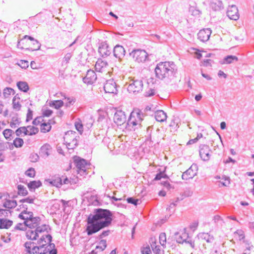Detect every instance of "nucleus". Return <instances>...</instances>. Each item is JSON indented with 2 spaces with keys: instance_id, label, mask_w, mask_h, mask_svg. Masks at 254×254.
Segmentation results:
<instances>
[{
  "instance_id": "nucleus-43",
  "label": "nucleus",
  "mask_w": 254,
  "mask_h": 254,
  "mask_svg": "<svg viewBox=\"0 0 254 254\" xmlns=\"http://www.w3.org/2000/svg\"><path fill=\"white\" fill-rule=\"evenodd\" d=\"M17 64L20 66L22 68L26 69L28 67V62L25 60H20Z\"/></svg>"
},
{
  "instance_id": "nucleus-22",
  "label": "nucleus",
  "mask_w": 254,
  "mask_h": 254,
  "mask_svg": "<svg viewBox=\"0 0 254 254\" xmlns=\"http://www.w3.org/2000/svg\"><path fill=\"white\" fill-rule=\"evenodd\" d=\"M166 114L162 110L157 111L155 113L156 120L159 122H163L167 119Z\"/></svg>"
},
{
  "instance_id": "nucleus-47",
  "label": "nucleus",
  "mask_w": 254,
  "mask_h": 254,
  "mask_svg": "<svg viewBox=\"0 0 254 254\" xmlns=\"http://www.w3.org/2000/svg\"><path fill=\"white\" fill-rule=\"evenodd\" d=\"M202 137V134L200 133L199 134H198L197 137H195V138L192 139H190L187 142V144H191L194 143L198 141V140L199 139L201 138Z\"/></svg>"
},
{
  "instance_id": "nucleus-8",
  "label": "nucleus",
  "mask_w": 254,
  "mask_h": 254,
  "mask_svg": "<svg viewBox=\"0 0 254 254\" xmlns=\"http://www.w3.org/2000/svg\"><path fill=\"white\" fill-rule=\"evenodd\" d=\"M72 159L74 163L77 168L78 173L79 174L81 171L86 173V166L87 165V163L86 160L77 156H73Z\"/></svg>"
},
{
  "instance_id": "nucleus-62",
  "label": "nucleus",
  "mask_w": 254,
  "mask_h": 254,
  "mask_svg": "<svg viewBox=\"0 0 254 254\" xmlns=\"http://www.w3.org/2000/svg\"><path fill=\"white\" fill-rule=\"evenodd\" d=\"M25 174L30 177H32V167L29 168L25 172Z\"/></svg>"
},
{
  "instance_id": "nucleus-15",
  "label": "nucleus",
  "mask_w": 254,
  "mask_h": 254,
  "mask_svg": "<svg viewBox=\"0 0 254 254\" xmlns=\"http://www.w3.org/2000/svg\"><path fill=\"white\" fill-rule=\"evenodd\" d=\"M7 196H9L8 193H0V199H2L3 197H4L5 201L3 204V206L6 208L12 209L15 208L17 206V202L16 200H10L7 199Z\"/></svg>"
},
{
  "instance_id": "nucleus-6",
  "label": "nucleus",
  "mask_w": 254,
  "mask_h": 254,
  "mask_svg": "<svg viewBox=\"0 0 254 254\" xmlns=\"http://www.w3.org/2000/svg\"><path fill=\"white\" fill-rule=\"evenodd\" d=\"M76 137V133L74 132L68 131L65 133L64 136V141L68 149H73L76 146L77 143Z\"/></svg>"
},
{
  "instance_id": "nucleus-60",
  "label": "nucleus",
  "mask_w": 254,
  "mask_h": 254,
  "mask_svg": "<svg viewBox=\"0 0 254 254\" xmlns=\"http://www.w3.org/2000/svg\"><path fill=\"white\" fill-rule=\"evenodd\" d=\"M53 112L51 110H46L43 112V115L46 117H49L52 114Z\"/></svg>"
},
{
  "instance_id": "nucleus-13",
  "label": "nucleus",
  "mask_w": 254,
  "mask_h": 254,
  "mask_svg": "<svg viewBox=\"0 0 254 254\" xmlns=\"http://www.w3.org/2000/svg\"><path fill=\"white\" fill-rule=\"evenodd\" d=\"M197 169L195 165H191L186 171L184 172L182 175L183 180H188L193 178L196 175Z\"/></svg>"
},
{
  "instance_id": "nucleus-64",
  "label": "nucleus",
  "mask_w": 254,
  "mask_h": 254,
  "mask_svg": "<svg viewBox=\"0 0 254 254\" xmlns=\"http://www.w3.org/2000/svg\"><path fill=\"white\" fill-rule=\"evenodd\" d=\"M71 180L69 178V179L67 177H65L64 180V184H71Z\"/></svg>"
},
{
  "instance_id": "nucleus-29",
  "label": "nucleus",
  "mask_w": 254,
  "mask_h": 254,
  "mask_svg": "<svg viewBox=\"0 0 254 254\" xmlns=\"http://www.w3.org/2000/svg\"><path fill=\"white\" fill-rule=\"evenodd\" d=\"M22 133L25 135H32V132H30L27 130L25 127H20L17 128L15 131V134L17 136H20Z\"/></svg>"
},
{
  "instance_id": "nucleus-5",
  "label": "nucleus",
  "mask_w": 254,
  "mask_h": 254,
  "mask_svg": "<svg viewBox=\"0 0 254 254\" xmlns=\"http://www.w3.org/2000/svg\"><path fill=\"white\" fill-rule=\"evenodd\" d=\"M129 55L133 59L134 61L140 64L145 62L148 58V55L144 50H135L132 51Z\"/></svg>"
},
{
  "instance_id": "nucleus-39",
  "label": "nucleus",
  "mask_w": 254,
  "mask_h": 254,
  "mask_svg": "<svg viewBox=\"0 0 254 254\" xmlns=\"http://www.w3.org/2000/svg\"><path fill=\"white\" fill-rule=\"evenodd\" d=\"M51 146L49 144H46L41 147V151L43 154L48 155L49 154V151L51 150Z\"/></svg>"
},
{
  "instance_id": "nucleus-63",
  "label": "nucleus",
  "mask_w": 254,
  "mask_h": 254,
  "mask_svg": "<svg viewBox=\"0 0 254 254\" xmlns=\"http://www.w3.org/2000/svg\"><path fill=\"white\" fill-rule=\"evenodd\" d=\"M21 202H27L29 203H32V198H27L26 199H23L20 200Z\"/></svg>"
},
{
  "instance_id": "nucleus-58",
  "label": "nucleus",
  "mask_w": 254,
  "mask_h": 254,
  "mask_svg": "<svg viewBox=\"0 0 254 254\" xmlns=\"http://www.w3.org/2000/svg\"><path fill=\"white\" fill-rule=\"evenodd\" d=\"M109 233H110L109 230L104 231L102 232V233L99 235V238H103L106 236H107L109 235Z\"/></svg>"
},
{
  "instance_id": "nucleus-14",
  "label": "nucleus",
  "mask_w": 254,
  "mask_h": 254,
  "mask_svg": "<svg viewBox=\"0 0 254 254\" xmlns=\"http://www.w3.org/2000/svg\"><path fill=\"white\" fill-rule=\"evenodd\" d=\"M104 89L106 93H116L117 91L116 83L112 79L108 80L104 86Z\"/></svg>"
},
{
  "instance_id": "nucleus-54",
  "label": "nucleus",
  "mask_w": 254,
  "mask_h": 254,
  "mask_svg": "<svg viewBox=\"0 0 254 254\" xmlns=\"http://www.w3.org/2000/svg\"><path fill=\"white\" fill-rule=\"evenodd\" d=\"M211 60H204L201 62V65H203L204 66H211Z\"/></svg>"
},
{
  "instance_id": "nucleus-16",
  "label": "nucleus",
  "mask_w": 254,
  "mask_h": 254,
  "mask_svg": "<svg viewBox=\"0 0 254 254\" xmlns=\"http://www.w3.org/2000/svg\"><path fill=\"white\" fill-rule=\"evenodd\" d=\"M211 34V31L209 29H203L199 31L197 34L198 39L202 42L207 41Z\"/></svg>"
},
{
  "instance_id": "nucleus-21",
  "label": "nucleus",
  "mask_w": 254,
  "mask_h": 254,
  "mask_svg": "<svg viewBox=\"0 0 254 254\" xmlns=\"http://www.w3.org/2000/svg\"><path fill=\"white\" fill-rule=\"evenodd\" d=\"M125 50L124 47L122 46L117 45L115 47L114 49V56L118 58H121L125 55Z\"/></svg>"
},
{
  "instance_id": "nucleus-30",
  "label": "nucleus",
  "mask_w": 254,
  "mask_h": 254,
  "mask_svg": "<svg viewBox=\"0 0 254 254\" xmlns=\"http://www.w3.org/2000/svg\"><path fill=\"white\" fill-rule=\"evenodd\" d=\"M18 89L24 92H26L29 89V86L26 82L19 81L17 83Z\"/></svg>"
},
{
  "instance_id": "nucleus-11",
  "label": "nucleus",
  "mask_w": 254,
  "mask_h": 254,
  "mask_svg": "<svg viewBox=\"0 0 254 254\" xmlns=\"http://www.w3.org/2000/svg\"><path fill=\"white\" fill-rule=\"evenodd\" d=\"M143 83L140 80H134L129 84L127 87V91L130 93H138L142 91Z\"/></svg>"
},
{
  "instance_id": "nucleus-1",
  "label": "nucleus",
  "mask_w": 254,
  "mask_h": 254,
  "mask_svg": "<svg viewBox=\"0 0 254 254\" xmlns=\"http://www.w3.org/2000/svg\"><path fill=\"white\" fill-rule=\"evenodd\" d=\"M112 221V214L108 209H96L93 214L87 219L86 232L88 235L96 233L101 230L109 227Z\"/></svg>"
},
{
  "instance_id": "nucleus-50",
  "label": "nucleus",
  "mask_w": 254,
  "mask_h": 254,
  "mask_svg": "<svg viewBox=\"0 0 254 254\" xmlns=\"http://www.w3.org/2000/svg\"><path fill=\"white\" fill-rule=\"evenodd\" d=\"M70 178L71 181V184H76L78 182V178L75 174H72L71 176H70Z\"/></svg>"
},
{
  "instance_id": "nucleus-32",
  "label": "nucleus",
  "mask_w": 254,
  "mask_h": 254,
  "mask_svg": "<svg viewBox=\"0 0 254 254\" xmlns=\"http://www.w3.org/2000/svg\"><path fill=\"white\" fill-rule=\"evenodd\" d=\"M14 90L10 87H6L3 91V95L5 98H8L11 94H14Z\"/></svg>"
},
{
  "instance_id": "nucleus-57",
  "label": "nucleus",
  "mask_w": 254,
  "mask_h": 254,
  "mask_svg": "<svg viewBox=\"0 0 254 254\" xmlns=\"http://www.w3.org/2000/svg\"><path fill=\"white\" fill-rule=\"evenodd\" d=\"M32 120V110L29 108L28 110V113L27 114L26 122Z\"/></svg>"
},
{
  "instance_id": "nucleus-27",
  "label": "nucleus",
  "mask_w": 254,
  "mask_h": 254,
  "mask_svg": "<svg viewBox=\"0 0 254 254\" xmlns=\"http://www.w3.org/2000/svg\"><path fill=\"white\" fill-rule=\"evenodd\" d=\"M30 212H28L27 213V211L24 210L19 215L18 217L21 219L25 220V221H27V220H29L32 221V213L30 214Z\"/></svg>"
},
{
  "instance_id": "nucleus-46",
  "label": "nucleus",
  "mask_w": 254,
  "mask_h": 254,
  "mask_svg": "<svg viewBox=\"0 0 254 254\" xmlns=\"http://www.w3.org/2000/svg\"><path fill=\"white\" fill-rule=\"evenodd\" d=\"M40 48V43L36 40L33 39V51L38 50Z\"/></svg>"
},
{
  "instance_id": "nucleus-55",
  "label": "nucleus",
  "mask_w": 254,
  "mask_h": 254,
  "mask_svg": "<svg viewBox=\"0 0 254 254\" xmlns=\"http://www.w3.org/2000/svg\"><path fill=\"white\" fill-rule=\"evenodd\" d=\"M71 58V55L69 54H66L63 59V63L66 64Z\"/></svg>"
},
{
  "instance_id": "nucleus-35",
  "label": "nucleus",
  "mask_w": 254,
  "mask_h": 254,
  "mask_svg": "<svg viewBox=\"0 0 254 254\" xmlns=\"http://www.w3.org/2000/svg\"><path fill=\"white\" fill-rule=\"evenodd\" d=\"M106 240H102L99 243L98 245L96 246V250L99 251H103L106 248Z\"/></svg>"
},
{
  "instance_id": "nucleus-4",
  "label": "nucleus",
  "mask_w": 254,
  "mask_h": 254,
  "mask_svg": "<svg viewBox=\"0 0 254 254\" xmlns=\"http://www.w3.org/2000/svg\"><path fill=\"white\" fill-rule=\"evenodd\" d=\"M156 89L155 80L152 78L147 79L143 84L142 91L145 96L150 97L154 95Z\"/></svg>"
},
{
  "instance_id": "nucleus-7",
  "label": "nucleus",
  "mask_w": 254,
  "mask_h": 254,
  "mask_svg": "<svg viewBox=\"0 0 254 254\" xmlns=\"http://www.w3.org/2000/svg\"><path fill=\"white\" fill-rule=\"evenodd\" d=\"M95 68L97 72L107 73L109 72L110 66L106 61L99 59L96 63Z\"/></svg>"
},
{
  "instance_id": "nucleus-44",
  "label": "nucleus",
  "mask_w": 254,
  "mask_h": 254,
  "mask_svg": "<svg viewBox=\"0 0 254 254\" xmlns=\"http://www.w3.org/2000/svg\"><path fill=\"white\" fill-rule=\"evenodd\" d=\"M75 127L76 129L80 133H81L83 130V125H82L81 121H78V122H75Z\"/></svg>"
},
{
  "instance_id": "nucleus-20",
  "label": "nucleus",
  "mask_w": 254,
  "mask_h": 254,
  "mask_svg": "<svg viewBox=\"0 0 254 254\" xmlns=\"http://www.w3.org/2000/svg\"><path fill=\"white\" fill-rule=\"evenodd\" d=\"M46 181L52 186L57 188H60L63 185L62 180L58 175H55L52 179H47Z\"/></svg>"
},
{
  "instance_id": "nucleus-17",
  "label": "nucleus",
  "mask_w": 254,
  "mask_h": 254,
  "mask_svg": "<svg viewBox=\"0 0 254 254\" xmlns=\"http://www.w3.org/2000/svg\"><path fill=\"white\" fill-rule=\"evenodd\" d=\"M97 79V76L95 72L92 70L87 71L86 76L83 78L84 83L91 84L93 83Z\"/></svg>"
},
{
  "instance_id": "nucleus-49",
  "label": "nucleus",
  "mask_w": 254,
  "mask_h": 254,
  "mask_svg": "<svg viewBox=\"0 0 254 254\" xmlns=\"http://www.w3.org/2000/svg\"><path fill=\"white\" fill-rule=\"evenodd\" d=\"M9 213H10V211L8 210L0 209V217H7Z\"/></svg>"
},
{
  "instance_id": "nucleus-37",
  "label": "nucleus",
  "mask_w": 254,
  "mask_h": 254,
  "mask_svg": "<svg viewBox=\"0 0 254 254\" xmlns=\"http://www.w3.org/2000/svg\"><path fill=\"white\" fill-rule=\"evenodd\" d=\"M31 242H26L24 246L25 247L24 251L26 252L25 254H32V249H31Z\"/></svg>"
},
{
  "instance_id": "nucleus-18",
  "label": "nucleus",
  "mask_w": 254,
  "mask_h": 254,
  "mask_svg": "<svg viewBox=\"0 0 254 254\" xmlns=\"http://www.w3.org/2000/svg\"><path fill=\"white\" fill-rule=\"evenodd\" d=\"M210 150L207 145H202L199 150V155L201 159L204 161H207L210 157Z\"/></svg>"
},
{
  "instance_id": "nucleus-31",
  "label": "nucleus",
  "mask_w": 254,
  "mask_h": 254,
  "mask_svg": "<svg viewBox=\"0 0 254 254\" xmlns=\"http://www.w3.org/2000/svg\"><path fill=\"white\" fill-rule=\"evenodd\" d=\"M20 122L19 119L16 116H13L11 118L10 126L12 128H15L18 125H19Z\"/></svg>"
},
{
  "instance_id": "nucleus-61",
  "label": "nucleus",
  "mask_w": 254,
  "mask_h": 254,
  "mask_svg": "<svg viewBox=\"0 0 254 254\" xmlns=\"http://www.w3.org/2000/svg\"><path fill=\"white\" fill-rule=\"evenodd\" d=\"M198 225V222H194L190 226V228L193 230V231H194L196 228L197 227Z\"/></svg>"
},
{
  "instance_id": "nucleus-12",
  "label": "nucleus",
  "mask_w": 254,
  "mask_h": 254,
  "mask_svg": "<svg viewBox=\"0 0 254 254\" xmlns=\"http://www.w3.org/2000/svg\"><path fill=\"white\" fill-rule=\"evenodd\" d=\"M141 121V116L138 111L134 110L131 113L128 120V123L130 125L135 126L138 125H140Z\"/></svg>"
},
{
  "instance_id": "nucleus-9",
  "label": "nucleus",
  "mask_w": 254,
  "mask_h": 254,
  "mask_svg": "<svg viewBox=\"0 0 254 254\" xmlns=\"http://www.w3.org/2000/svg\"><path fill=\"white\" fill-rule=\"evenodd\" d=\"M43 121L42 118L39 117L33 121V124L40 126L41 132L43 133L48 132L51 129V124L50 123H43Z\"/></svg>"
},
{
  "instance_id": "nucleus-52",
  "label": "nucleus",
  "mask_w": 254,
  "mask_h": 254,
  "mask_svg": "<svg viewBox=\"0 0 254 254\" xmlns=\"http://www.w3.org/2000/svg\"><path fill=\"white\" fill-rule=\"evenodd\" d=\"M42 186V183L40 181H33V189L38 188Z\"/></svg>"
},
{
  "instance_id": "nucleus-41",
  "label": "nucleus",
  "mask_w": 254,
  "mask_h": 254,
  "mask_svg": "<svg viewBox=\"0 0 254 254\" xmlns=\"http://www.w3.org/2000/svg\"><path fill=\"white\" fill-rule=\"evenodd\" d=\"M40 219L39 217H34L33 218V228L36 227V229L38 227H41L43 225H44V224L41 225L40 226Z\"/></svg>"
},
{
  "instance_id": "nucleus-19",
  "label": "nucleus",
  "mask_w": 254,
  "mask_h": 254,
  "mask_svg": "<svg viewBox=\"0 0 254 254\" xmlns=\"http://www.w3.org/2000/svg\"><path fill=\"white\" fill-rule=\"evenodd\" d=\"M227 13L228 16L231 19L236 20L239 18L238 10L235 5L229 6Z\"/></svg>"
},
{
  "instance_id": "nucleus-3",
  "label": "nucleus",
  "mask_w": 254,
  "mask_h": 254,
  "mask_svg": "<svg viewBox=\"0 0 254 254\" xmlns=\"http://www.w3.org/2000/svg\"><path fill=\"white\" fill-rule=\"evenodd\" d=\"M155 72L157 78L163 79L173 73V68L169 63H161L156 66Z\"/></svg>"
},
{
  "instance_id": "nucleus-38",
  "label": "nucleus",
  "mask_w": 254,
  "mask_h": 254,
  "mask_svg": "<svg viewBox=\"0 0 254 254\" xmlns=\"http://www.w3.org/2000/svg\"><path fill=\"white\" fill-rule=\"evenodd\" d=\"M2 133L6 139H11L13 130L10 129H5L3 131Z\"/></svg>"
},
{
  "instance_id": "nucleus-28",
  "label": "nucleus",
  "mask_w": 254,
  "mask_h": 254,
  "mask_svg": "<svg viewBox=\"0 0 254 254\" xmlns=\"http://www.w3.org/2000/svg\"><path fill=\"white\" fill-rule=\"evenodd\" d=\"M64 104V102L62 100H55L49 102V106L51 107L58 109L62 107Z\"/></svg>"
},
{
  "instance_id": "nucleus-53",
  "label": "nucleus",
  "mask_w": 254,
  "mask_h": 254,
  "mask_svg": "<svg viewBox=\"0 0 254 254\" xmlns=\"http://www.w3.org/2000/svg\"><path fill=\"white\" fill-rule=\"evenodd\" d=\"M151 252V250L149 246L143 248L141 251L142 254H150Z\"/></svg>"
},
{
  "instance_id": "nucleus-24",
  "label": "nucleus",
  "mask_w": 254,
  "mask_h": 254,
  "mask_svg": "<svg viewBox=\"0 0 254 254\" xmlns=\"http://www.w3.org/2000/svg\"><path fill=\"white\" fill-rule=\"evenodd\" d=\"M13 224V221L10 220L0 218V229H8Z\"/></svg>"
},
{
  "instance_id": "nucleus-23",
  "label": "nucleus",
  "mask_w": 254,
  "mask_h": 254,
  "mask_svg": "<svg viewBox=\"0 0 254 254\" xmlns=\"http://www.w3.org/2000/svg\"><path fill=\"white\" fill-rule=\"evenodd\" d=\"M98 52L102 57L109 56L111 53L109 46L107 44L101 45L99 48Z\"/></svg>"
},
{
  "instance_id": "nucleus-36",
  "label": "nucleus",
  "mask_w": 254,
  "mask_h": 254,
  "mask_svg": "<svg viewBox=\"0 0 254 254\" xmlns=\"http://www.w3.org/2000/svg\"><path fill=\"white\" fill-rule=\"evenodd\" d=\"M18 193L20 195L23 196L26 195L27 194V190L23 186L21 185H18L17 186Z\"/></svg>"
},
{
  "instance_id": "nucleus-51",
  "label": "nucleus",
  "mask_w": 254,
  "mask_h": 254,
  "mask_svg": "<svg viewBox=\"0 0 254 254\" xmlns=\"http://www.w3.org/2000/svg\"><path fill=\"white\" fill-rule=\"evenodd\" d=\"M127 201L128 203L133 204L135 205L137 204V203L139 201L138 199H134L132 197H129L127 198Z\"/></svg>"
},
{
  "instance_id": "nucleus-59",
  "label": "nucleus",
  "mask_w": 254,
  "mask_h": 254,
  "mask_svg": "<svg viewBox=\"0 0 254 254\" xmlns=\"http://www.w3.org/2000/svg\"><path fill=\"white\" fill-rule=\"evenodd\" d=\"M26 237L28 240H32V230L29 229L26 233Z\"/></svg>"
},
{
  "instance_id": "nucleus-40",
  "label": "nucleus",
  "mask_w": 254,
  "mask_h": 254,
  "mask_svg": "<svg viewBox=\"0 0 254 254\" xmlns=\"http://www.w3.org/2000/svg\"><path fill=\"white\" fill-rule=\"evenodd\" d=\"M23 144V140L22 138L17 137L13 140V144L16 147H20Z\"/></svg>"
},
{
  "instance_id": "nucleus-42",
  "label": "nucleus",
  "mask_w": 254,
  "mask_h": 254,
  "mask_svg": "<svg viewBox=\"0 0 254 254\" xmlns=\"http://www.w3.org/2000/svg\"><path fill=\"white\" fill-rule=\"evenodd\" d=\"M168 178L167 175L164 172H160L157 174L154 178V180H160L162 179Z\"/></svg>"
},
{
  "instance_id": "nucleus-34",
  "label": "nucleus",
  "mask_w": 254,
  "mask_h": 254,
  "mask_svg": "<svg viewBox=\"0 0 254 254\" xmlns=\"http://www.w3.org/2000/svg\"><path fill=\"white\" fill-rule=\"evenodd\" d=\"M17 96H15L12 99V107L16 111H19L21 108V105L19 100H16Z\"/></svg>"
},
{
  "instance_id": "nucleus-26",
  "label": "nucleus",
  "mask_w": 254,
  "mask_h": 254,
  "mask_svg": "<svg viewBox=\"0 0 254 254\" xmlns=\"http://www.w3.org/2000/svg\"><path fill=\"white\" fill-rule=\"evenodd\" d=\"M193 54L194 55V58L197 59H200L202 57V54H204L205 55L204 56L205 57H209L211 55L210 54H207L204 51H201L197 49H193Z\"/></svg>"
},
{
  "instance_id": "nucleus-33",
  "label": "nucleus",
  "mask_w": 254,
  "mask_h": 254,
  "mask_svg": "<svg viewBox=\"0 0 254 254\" xmlns=\"http://www.w3.org/2000/svg\"><path fill=\"white\" fill-rule=\"evenodd\" d=\"M234 61H237L238 58L234 56H228L224 59L223 64H229L232 63Z\"/></svg>"
},
{
  "instance_id": "nucleus-2",
  "label": "nucleus",
  "mask_w": 254,
  "mask_h": 254,
  "mask_svg": "<svg viewBox=\"0 0 254 254\" xmlns=\"http://www.w3.org/2000/svg\"><path fill=\"white\" fill-rule=\"evenodd\" d=\"M48 226L43 225L35 230L33 240V254H57V250H53L54 245L51 244L52 237L48 235Z\"/></svg>"
},
{
  "instance_id": "nucleus-56",
  "label": "nucleus",
  "mask_w": 254,
  "mask_h": 254,
  "mask_svg": "<svg viewBox=\"0 0 254 254\" xmlns=\"http://www.w3.org/2000/svg\"><path fill=\"white\" fill-rule=\"evenodd\" d=\"M161 184L162 186L166 188L168 190H170L172 188L171 185L170 184L169 182L168 181L163 182Z\"/></svg>"
},
{
  "instance_id": "nucleus-48",
  "label": "nucleus",
  "mask_w": 254,
  "mask_h": 254,
  "mask_svg": "<svg viewBox=\"0 0 254 254\" xmlns=\"http://www.w3.org/2000/svg\"><path fill=\"white\" fill-rule=\"evenodd\" d=\"M64 103H65V104L66 105V106H68L70 105L71 104H72L74 102V101L73 99L70 98L69 97H68V98L64 97Z\"/></svg>"
},
{
  "instance_id": "nucleus-10",
  "label": "nucleus",
  "mask_w": 254,
  "mask_h": 254,
  "mask_svg": "<svg viewBox=\"0 0 254 254\" xmlns=\"http://www.w3.org/2000/svg\"><path fill=\"white\" fill-rule=\"evenodd\" d=\"M127 121V116L125 113L122 110L117 111L114 116V123L117 126H122Z\"/></svg>"
},
{
  "instance_id": "nucleus-45",
  "label": "nucleus",
  "mask_w": 254,
  "mask_h": 254,
  "mask_svg": "<svg viewBox=\"0 0 254 254\" xmlns=\"http://www.w3.org/2000/svg\"><path fill=\"white\" fill-rule=\"evenodd\" d=\"M159 242L161 245L164 246L166 242V236L165 233H161L159 236Z\"/></svg>"
},
{
  "instance_id": "nucleus-25",
  "label": "nucleus",
  "mask_w": 254,
  "mask_h": 254,
  "mask_svg": "<svg viewBox=\"0 0 254 254\" xmlns=\"http://www.w3.org/2000/svg\"><path fill=\"white\" fill-rule=\"evenodd\" d=\"M27 227L32 228V223L28 224L27 221H24L23 224L18 223L14 227L16 230H26Z\"/></svg>"
}]
</instances>
